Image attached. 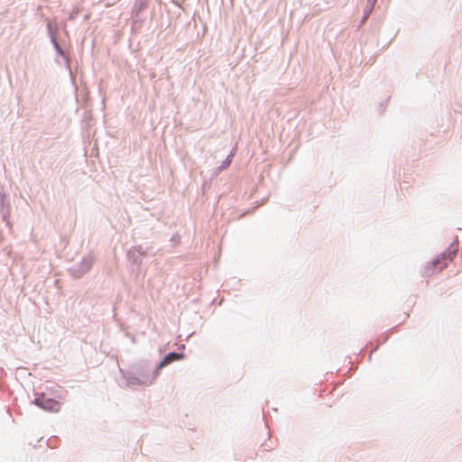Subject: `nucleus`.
Segmentation results:
<instances>
[{
	"instance_id": "1",
	"label": "nucleus",
	"mask_w": 462,
	"mask_h": 462,
	"mask_svg": "<svg viewBox=\"0 0 462 462\" xmlns=\"http://www.w3.org/2000/svg\"><path fill=\"white\" fill-rule=\"evenodd\" d=\"M458 250V243L455 241L448 249L436 259L429 262L425 266V273L430 275L434 273L442 271L448 264L453 261Z\"/></svg>"
},
{
	"instance_id": "2",
	"label": "nucleus",
	"mask_w": 462,
	"mask_h": 462,
	"mask_svg": "<svg viewBox=\"0 0 462 462\" xmlns=\"http://www.w3.org/2000/svg\"><path fill=\"white\" fill-rule=\"evenodd\" d=\"M35 404L42 409L57 412L60 410V403L53 399L46 398L45 396H41L35 400Z\"/></svg>"
},
{
	"instance_id": "3",
	"label": "nucleus",
	"mask_w": 462,
	"mask_h": 462,
	"mask_svg": "<svg viewBox=\"0 0 462 462\" xmlns=\"http://www.w3.org/2000/svg\"><path fill=\"white\" fill-rule=\"evenodd\" d=\"M184 358L183 354H178V353H170L167 355L159 364L157 370H160L168 365L171 364L174 361L181 360Z\"/></svg>"
}]
</instances>
